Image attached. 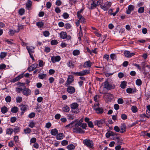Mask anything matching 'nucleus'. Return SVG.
I'll list each match as a JSON object with an SVG mask.
<instances>
[{
	"mask_svg": "<svg viewBox=\"0 0 150 150\" xmlns=\"http://www.w3.org/2000/svg\"><path fill=\"white\" fill-rule=\"evenodd\" d=\"M79 106V104L76 103H73L70 105L71 108V109L72 112L74 113H77L79 112V110L74 111V110L77 109Z\"/></svg>",
	"mask_w": 150,
	"mask_h": 150,
	"instance_id": "39448f33",
	"label": "nucleus"
},
{
	"mask_svg": "<svg viewBox=\"0 0 150 150\" xmlns=\"http://www.w3.org/2000/svg\"><path fill=\"white\" fill-rule=\"evenodd\" d=\"M105 122V120H96L94 122L95 125H97L98 127H101V125Z\"/></svg>",
	"mask_w": 150,
	"mask_h": 150,
	"instance_id": "1a4fd4ad",
	"label": "nucleus"
},
{
	"mask_svg": "<svg viewBox=\"0 0 150 150\" xmlns=\"http://www.w3.org/2000/svg\"><path fill=\"white\" fill-rule=\"evenodd\" d=\"M11 98L9 96H8L5 98V100L7 103H9L11 101Z\"/></svg>",
	"mask_w": 150,
	"mask_h": 150,
	"instance_id": "a19ab883",
	"label": "nucleus"
},
{
	"mask_svg": "<svg viewBox=\"0 0 150 150\" xmlns=\"http://www.w3.org/2000/svg\"><path fill=\"white\" fill-rule=\"evenodd\" d=\"M117 135V133L115 137H113L112 139L113 140L117 139V142L118 144H121L122 143V140L118 137Z\"/></svg>",
	"mask_w": 150,
	"mask_h": 150,
	"instance_id": "6ab92c4d",
	"label": "nucleus"
},
{
	"mask_svg": "<svg viewBox=\"0 0 150 150\" xmlns=\"http://www.w3.org/2000/svg\"><path fill=\"white\" fill-rule=\"evenodd\" d=\"M74 81V76L72 75H69L64 85L66 87H67L70 84Z\"/></svg>",
	"mask_w": 150,
	"mask_h": 150,
	"instance_id": "20e7f679",
	"label": "nucleus"
},
{
	"mask_svg": "<svg viewBox=\"0 0 150 150\" xmlns=\"http://www.w3.org/2000/svg\"><path fill=\"white\" fill-rule=\"evenodd\" d=\"M35 123L33 121H32L31 122L29 125L28 126L32 128L35 127Z\"/></svg>",
	"mask_w": 150,
	"mask_h": 150,
	"instance_id": "c03bdc74",
	"label": "nucleus"
},
{
	"mask_svg": "<svg viewBox=\"0 0 150 150\" xmlns=\"http://www.w3.org/2000/svg\"><path fill=\"white\" fill-rule=\"evenodd\" d=\"M60 37L61 38L65 39L66 38L67 40H69L71 39L70 35H67V33L64 32H62L59 34Z\"/></svg>",
	"mask_w": 150,
	"mask_h": 150,
	"instance_id": "423d86ee",
	"label": "nucleus"
},
{
	"mask_svg": "<svg viewBox=\"0 0 150 150\" xmlns=\"http://www.w3.org/2000/svg\"><path fill=\"white\" fill-rule=\"evenodd\" d=\"M44 25L42 21L38 22L36 23L37 25L40 28L42 27Z\"/></svg>",
	"mask_w": 150,
	"mask_h": 150,
	"instance_id": "e433bc0d",
	"label": "nucleus"
},
{
	"mask_svg": "<svg viewBox=\"0 0 150 150\" xmlns=\"http://www.w3.org/2000/svg\"><path fill=\"white\" fill-rule=\"evenodd\" d=\"M1 111L2 113L5 114L8 111V109L6 107L4 106L1 108Z\"/></svg>",
	"mask_w": 150,
	"mask_h": 150,
	"instance_id": "7c9ffc66",
	"label": "nucleus"
},
{
	"mask_svg": "<svg viewBox=\"0 0 150 150\" xmlns=\"http://www.w3.org/2000/svg\"><path fill=\"white\" fill-rule=\"evenodd\" d=\"M67 148L68 150H74L75 149V146L72 144L68 145Z\"/></svg>",
	"mask_w": 150,
	"mask_h": 150,
	"instance_id": "bb28decb",
	"label": "nucleus"
},
{
	"mask_svg": "<svg viewBox=\"0 0 150 150\" xmlns=\"http://www.w3.org/2000/svg\"><path fill=\"white\" fill-rule=\"evenodd\" d=\"M38 64L35 63L33 64L31 66L29 67L28 69L29 71H31L34 70L35 69L38 67Z\"/></svg>",
	"mask_w": 150,
	"mask_h": 150,
	"instance_id": "f3484780",
	"label": "nucleus"
},
{
	"mask_svg": "<svg viewBox=\"0 0 150 150\" xmlns=\"http://www.w3.org/2000/svg\"><path fill=\"white\" fill-rule=\"evenodd\" d=\"M110 57L112 60H113L116 58V56L115 54H112L110 55Z\"/></svg>",
	"mask_w": 150,
	"mask_h": 150,
	"instance_id": "4d7b16f0",
	"label": "nucleus"
},
{
	"mask_svg": "<svg viewBox=\"0 0 150 150\" xmlns=\"http://www.w3.org/2000/svg\"><path fill=\"white\" fill-rule=\"evenodd\" d=\"M13 132L16 134L19 132V128L18 127H17L14 129L13 130Z\"/></svg>",
	"mask_w": 150,
	"mask_h": 150,
	"instance_id": "680f3d73",
	"label": "nucleus"
},
{
	"mask_svg": "<svg viewBox=\"0 0 150 150\" xmlns=\"http://www.w3.org/2000/svg\"><path fill=\"white\" fill-rule=\"evenodd\" d=\"M88 126L91 128H93V122L91 121H90L88 123Z\"/></svg>",
	"mask_w": 150,
	"mask_h": 150,
	"instance_id": "6e6d98bb",
	"label": "nucleus"
},
{
	"mask_svg": "<svg viewBox=\"0 0 150 150\" xmlns=\"http://www.w3.org/2000/svg\"><path fill=\"white\" fill-rule=\"evenodd\" d=\"M127 92L129 93H133L134 92L132 91V89L131 88H128L126 90Z\"/></svg>",
	"mask_w": 150,
	"mask_h": 150,
	"instance_id": "864d4df0",
	"label": "nucleus"
},
{
	"mask_svg": "<svg viewBox=\"0 0 150 150\" xmlns=\"http://www.w3.org/2000/svg\"><path fill=\"white\" fill-rule=\"evenodd\" d=\"M83 144L87 147L91 149L94 148V144L93 141L88 139L84 140L83 142Z\"/></svg>",
	"mask_w": 150,
	"mask_h": 150,
	"instance_id": "f03ea898",
	"label": "nucleus"
},
{
	"mask_svg": "<svg viewBox=\"0 0 150 150\" xmlns=\"http://www.w3.org/2000/svg\"><path fill=\"white\" fill-rule=\"evenodd\" d=\"M124 54L125 57L128 58L134 55L135 54L134 53H130L129 51H125L124 52Z\"/></svg>",
	"mask_w": 150,
	"mask_h": 150,
	"instance_id": "9d476101",
	"label": "nucleus"
},
{
	"mask_svg": "<svg viewBox=\"0 0 150 150\" xmlns=\"http://www.w3.org/2000/svg\"><path fill=\"white\" fill-rule=\"evenodd\" d=\"M43 34L45 37H47L50 35V33L48 31L46 30L43 32Z\"/></svg>",
	"mask_w": 150,
	"mask_h": 150,
	"instance_id": "09e8293b",
	"label": "nucleus"
},
{
	"mask_svg": "<svg viewBox=\"0 0 150 150\" xmlns=\"http://www.w3.org/2000/svg\"><path fill=\"white\" fill-rule=\"evenodd\" d=\"M75 88L73 86H69L67 88V92L70 93L72 94L75 92Z\"/></svg>",
	"mask_w": 150,
	"mask_h": 150,
	"instance_id": "4468645a",
	"label": "nucleus"
},
{
	"mask_svg": "<svg viewBox=\"0 0 150 150\" xmlns=\"http://www.w3.org/2000/svg\"><path fill=\"white\" fill-rule=\"evenodd\" d=\"M23 93L25 96H28L31 94V91L29 88H25L23 89Z\"/></svg>",
	"mask_w": 150,
	"mask_h": 150,
	"instance_id": "f8f14e48",
	"label": "nucleus"
},
{
	"mask_svg": "<svg viewBox=\"0 0 150 150\" xmlns=\"http://www.w3.org/2000/svg\"><path fill=\"white\" fill-rule=\"evenodd\" d=\"M144 7H140L138 10V12L140 13H142L144 12Z\"/></svg>",
	"mask_w": 150,
	"mask_h": 150,
	"instance_id": "3c124183",
	"label": "nucleus"
},
{
	"mask_svg": "<svg viewBox=\"0 0 150 150\" xmlns=\"http://www.w3.org/2000/svg\"><path fill=\"white\" fill-rule=\"evenodd\" d=\"M32 6V2L30 0H28V2L26 4V8L28 10H30L31 9V6Z\"/></svg>",
	"mask_w": 150,
	"mask_h": 150,
	"instance_id": "b1692460",
	"label": "nucleus"
},
{
	"mask_svg": "<svg viewBox=\"0 0 150 150\" xmlns=\"http://www.w3.org/2000/svg\"><path fill=\"white\" fill-rule=\"evenodd\" d=\"M13 129L12 128H8L6 129V134H11L13 133Z\"/></svg>",
	"mask_w": 150,
	"mask_h": 150,
	"instance_id": "c9c22d12",
	"label": "nucleus"
},
{
	"mask_svg": "<svg viewBox=\"0 0 150 150\" xmlns=\"http://www.w3.org/2000/svg\"><path fill=\"white\" fill-rule=\"evenodd\" d=\"M67 117L68 120H73L74 118L73 115L71 114H68L67 116Z\"/></svg>",
	"mask_w": 150,
	"mask_h": 150,
	"instance_id": "e2e57ef3",
	"label": "nucleus"
},
{
	"mask_svg": "<svg viewBox=\"0 0 150 150\" xmlns=\"http://www.w3.org/2000/svg\"><path fill=\"white\" fill-rule=\"evenodd\" d=\"M46 76L47 75L46 74H39L38 77L40 79H42L45 78L46 77Z\"/></svg>",
	"mask_w": 150,
	"mask_h": 150,
	"instance_id": "f704fd0d",
	"label": "nucleus"
},
{
	"mask_svg": "<svg viewBox=\"0 0 150 150\" xmlns=\"http://www.w3.org/2000/svg\"><path fill=\"white\" fill-rule=\"evenodd\" d=\"M73 122H71L70 124L67 125L65 127L67 128H71L73 127Z\"/></svg>",
	"mask_w": 150,
	"mask_h": 150,
	"instance_id": "13d9d810",
	"label": "nucleus"
},
{
	"mask_svg": "<svg viewBox=\"0 0 150 150\" xmlns=\"http://www.w3.org/2000/svg\"><path fill=\"white\" fill-rule=\"evenodd\" d=\"M73 132L76 133H83L85 132L81 128L78 127H75V126L73 128Z\"/></svg>",
	"mask_w": 150,
	"mask_h": 150,
	"instance_id": "6e6552de",
	"label": "nucleus"
},
{
	"mask_svg": "<svg viewBox=\"0 0 150 150\" xmlns=\"http://www.w3.org/2000/svg\"><path fill=\"white\" fill-rule=\"evenodd\" d=\"M90 73L89 70H85L80 71L79 72H72V74H74L76 76H82L89 74Z\"/></svg>",
	"mask_w": 150,
	"mask_h": 150,
	"instance_id": "f257e3e1",
	"label": "nucleus"
},
{
	"mask_svg": "<svg viewBox=\"0 0 150 150\" xmlns=\"http://www.w3.org/2000/svg\"><path fill=\"white\" fill-rule=\"evenodd\" d=\"M61 144L63 146H66L68 144V141L66 140H63L62 141Z\"/></svg>",
	"mask_w": 150,
	"mask_h": 150,
	"instance_id": "a18cd8bd",
	"label": "nucleus"
},
{
	"mask_svg": "<svg viewBox=\"0 0 150 150\" xmlns=\"http://www.w3.org/2000/svg\"><path fill=\"white\" fill-rule=\"evenodd\" d=\"M91 65L92 63L90 61L88 60L85 62L83 65V66L84 68H90Z\"/></svg>",
	"mask_w": 150,
	"mask_h": 150,
	"instance_id": "a211bd4d",
	"label": "nucleus"
},
{
	"mask_svg": "<svg viewBox=\"0 0 150 150\" xmlns=\"http://www.w3.org/2000/svg\"><path fill=\"white\" fill-rule=\"evenodd\" d=\"M22 98L21 97H17L16 98V101L17 103H20L22 101Z\"/></svg>",
	"mask_w": 150,
	"mask_h": 150,
	"instance_id": "49530a36",
	"label": "nucleus"
},
{
	"mask_svg": "<svg viewBox=\"0 0 150 150\" xmlns=\"http://www.w3.org/2000/svg\"><path fill=\"white\" fill-rule=\"evenodd\" d=\"M116 133L112 131L108 132L105 134L106 137L108 138L112 136L114 137H115L116 134Z\"/></svg>",
	"mask_w": 150,
	"mask_h": 150,
	"instance_id": "dca6fc26",
	"label": "nucleus"
},
{
	"mask_svg": "<svg viewBox=\"0 0 150 150\" xmlns=\"http://www.w3.org/2000/svg\"><path fill=\"white\" fill-rule=\"evenodd\" d=\"M15 32H17V31H16L15 30H10L8 33L9 35L12 36L14 34Z\"/></svg>",
	"mask_w": 150,
	"mask_h": 150,
	"instance_id": "8fccbe9b",
	"label": "nucleus"
},
{
	"mask_svg": "<svg viewBox=\"0 0 150 150\" xmlns=\"http://www.w3.org/2000/svg\"><path fill=\"white\" fill-rule=\"evenodd\" d=\"M120 86V87L122 88H125L127 86V82L125 81H123L122 82Z\"/></svg>",
	"mask_w": 150,
	"mask_h": 150,
	"instance_id": "473e14b6",
	"label": "nucleus"
},
{
	"mask_svg": "<svg viewBox=\"0 0 150 150\" xmlns=\"http://www.w3.org/2000/svg\"><path fill=\"white\" fill-rule=\"evenodd\" d=\"M26 48L27 49L28 52L30 55L32 54L34 52V49L35 48L32 46H26Z\"/></svg>",
	"mask_w": 150,
	"mask_h": 150,
	"instance_id": "9b49d317",
	"label": "nucleus"
},
{
	"mask_svg": "<svg viewBox=\"0 0 150 150\" xmlns=\"http://www.w3.org/2000/svg\"><path fill=\"white\" fill-rule=\"evenodd\" d=\"M36 139L35 138V137L32 138L30 140V144H31V143H35L36 142Z\"/></svg>",
	"mask_w": 150,
	"mask_h": 150,
	"instance_id": "bf43d9fd",
	"label": "nucleus"
},
{
	"mask_svg": "<svg viewBox=\"0 0 150 150\" xmlns=\"http://www.w3.org/2000/svg\"><path fill=\"white\" fill-rule=\"evenodd\" d=\"M18 109L17 107L14 106L11 109V111L13 113H16L18 110Z\"/></svg>",
	"mask_w": 150,
	"mask_h": 150,
	"instance_id": "2f4dec72",
	"label": "nucleus"
},
{
	"mask_svg": "<svg viewBox=\"0 0 150 150\" xmlns=\"http://www.w3.org/2000/svg\"><path fill=\"white\" fill-rule=\"evenodd\" d=\"M25 12V10L24 8H21L18 11V13L21 16L23 15Z\"/></svg>",
	"mask_w": 150,
	"mask_h": 150,
	"instance_id": "79ce46f5",
	"label": "nucleus"
},
{
	"mask_svg": "<svg viewBox=\"0 0 150 150\" xmlns=\"http://www.w3.org/2000/svg\"><path fill=\"white\" fill-rule=\"evenodd\" d=\"M114 130L117 132H119L120 131V129L117 126H115L114 128Z\"/></svg>",
	"mask_w": 150,
	"mask_h": 150,
	"instance_id": "69168bd1",
	"label": "nucleus"
},
{
	"mask_svg": "<svg viewBox=\"0 0 150 150\" xmlns=\"http://www.w3.org/2000/svg\"><path fill=\"white\" fill-rule=\"evenodd\" d=\"M64 137V134L62 133H60L57 134L56 136V139L58 140L62 139Z\"/></svg>",
	"mask_w": 150,
	"mask_h": 150,
	"instance_id": "412c9836",
	"label": "nucleus"
},
{
	"mask_svg": "<svg viewBox=\"0 0 150 150\" xmlns=\"http://www.w3.org/2000/svg\"><path fill=\"white\" fill-rule=\"evenodd\" d=\"M121 118L123 120H125L127 118V116L125 114H122L121 115Z\"/></svg>",
	"mask_w": 150,
	"mask_h": 150,
	"instance_id": "774afa93",
	"label": "nucleus"
},
{
	"mask_svg": "<svg viewBox=\"0 0 150 150\" xmlns=\"http://www.w3.org/2000/svg\"><path fill=\"white\" fill-rule=\"evenodd\" d=\"M62 3V2L60 0H57L55 3L58 6H60Z\"/></svg>",
	"mask_w": 150,
	"mask_h": 150,
	"instance_id": "0e129e2a",
	"label": "nucleus"
},
{
	"mask_svg": "<svg viewBox=\"0 0 150 150\" xmlns=\"http://www.w3.org/2000/svg\"><path fill=\"white\" fill-rule=\"evenodd\" d=\"M62 16L64 19L68 18L69 17V15L67 13H64Z\"/></svg>",
	"mask_w": 150,
	"mask_h": 150,
	"instance_id": "5fc2aeb1",
	"label": "nucleus"
},
{
	"mask_svg": "<svg viewBox=\"0 0 150 150\" xmlns=\"http://www.w3.org/2000/svg\"><path fill=\"white\" fill-rule=\"evenodd\" d=\"M77 17L79 19V21H80L81 23H83L85 21V18L83 17L82 16H79Z\"/></svg>",
	"mask_w": 150,
	"mask_h": 150,
	"instance_id": "72a5a7b5",
	"label": "nucleus"
},
{
	"mask_svg": "<svg viewBox=\"0 0 150 150\" xmlns=\"http://www.w3.org/2000/svg\"><path fill=\"white\" fill-rule=\"evenodd\" d=\"M104 88L108 90H110L114 89L115 86L114 84H110L109 83L106 81L104 83Z\"/></svg>",
	"mask_w": 150,
	"mask_h": 150,
	"instance_id": "7ed1b4c3",
	"label": "nucleus"
},
{
	"mask_svg": "<svg viewBox=\"0 0 150 150\" xmlns=\"http://www.w3.org/2000/svg\"><path fill=\"white\" fill-rule=\"evenodd\" d=\"M104 97L106 98L110 99L112 98V95L111 94L108 93L105 94Z\"/></svg>",
	"mask_w": 150,
	"mask_h": 150,
	"instance_id": "c85d7f7f",
	"label": "nucleus"
},
{
	"mask_svg": "<svg viewBox=\"0 0 150 150\" xmlns=\"http://www.w3.org/2000/svg\"><path fill=\"white\" fill-rule=\"evenodd\" d=\"M120 129L121 130L120 132L121 133H123L125 132L126 129V125L124 124H122L120 126Z\"/></svg>",
	"mask_w": 150,
	"mask_h": 150,
	"instance_id": "5701e85b",
	"label": "nucleus"
},
{
	"mask_svg": "<svg viewBox=\"0 0 150 150\" xmlns=\"http://www.w3.org/2000/svg\"><path fill=\"white\" fill-rule=\"evenodd\" d=\"M39 66L40 67H43L44 64V63L43 62L42 60H39Z\"/></svg>",
	"mask_w": 150,
	"mask_h": 150,
	"instance_id": "338daca9",
	"label": "nucleus"
},
{
	"mask_svg": "<svg viewBox=\"0 0 150 150\" xmlns=\"http://www.w3.org/2000/svg\"><path fill=\"white\" fill-rule=\"evenodd\" d=\"M136 83L138 86H140L142 85V81L140 79H137L136 81Z\"/></svg>",
	"mask_w": 150,
	"mask_h": 150,
	"instance_id": "de8ad7c7",
	"label": "nucleus"
},
{
	"mask_svg": "<svg viewBox=\"0 0 150 150\" xmlns=\"http://www.w3.org/2000/svg\"><path fill=\"white\" fill-rule=\"evenodd\" d=\"M91 9H94V8H96L97 5L95 3V1H93L92 3L91 4Z\"/></svg>",
	"mask_w": 150,
	"mask_h": 150,
	"instance_id": "ea45409f",
	"label": "nucleus"
},
{
	"mask_svg": "<svg viewBox=\"0 0 150 150\" xmlns=\"http://www.w3.org/2000/svg\"><path fill=\"white\" fill-rule=\"evenodd\" d=\"M134 9V6L132 5H130L128 6V9L126 11V13L127 14H130L131 13V11H132Z\"/></svg>",
	"mask_w": 150,
	"mask_h": 150,
	"instance_id": "4be33fe9",
	"label": "nucleus"
},
{
	"mask_svg": "<svg viewBox=\"0 0 150 150\" xmlns=\"http://www.w3.org/2000/svg\"><path fill=\"white\" fill-rule=\"evenodd\" d=\"M28 106L26 105H20V108L22 111V112H21V115H22L24 112L27 110L28 108Z\"/></svg>",
	"mask_w": 150,
	"mask_h": 150,
	"instance_id": "2eb2a0df",
	"label": "nucleus"
},
{
	"mask_svg": "<svg viewBox=\"0 0 150 150\" xmlns=\"http://www.w3.org/2000/svg\"><path fill=\"white\" fill-rule=\"evenodd\" d=\"M7 53L5 52H1L0 55V58L1 59L4 58L7 55Z\"/></svg>",
	"mask_w": 150,
	"mask_h": 150,
	"instance_id": "c756f323",
	"label": "nucleus"
},
{
	"mask_svg": "<svg viewBox=\"0 0 150 150\" xmlns=\"http://www.w3.org/2000/svg\"><path fill=\"white\" fill-rule=\"evenodd\" d=\"M61 59L60 57L59 56H52L51 57V60L53 63L59 61Z\"/></svg>",
	"mask_w": 150,
	"mask_h": 150,
	"instance_id": "ddd939ff",
	"label": "nucleus"
},
{
	"mask_svg": "<svg viewBox=\"0 0 150 150\" xmlns=\"http://www.w3.org/2000/svg\"><path fill=\"white\" fill-rule=\"evenodd\" d=\"M67 66L70 67H73L74 66V64H73L72 62L71 61H69L67 64Z\"/></svg>",
	"mask_w": 150,
	"mask_h": 150,
	"instance_id": "58836bf2",
	"label": "nucleus"
},
{
	"mask_svg": "<svg viewBox=\"0 0 150 150\" xmlns=\"http://www.w3.org/2000/svg\"><path fill=\"white\" fill-rule=\"evenodd\" d=\"M62 110L65 112H68L70 110V108L67 105H65L62 107Z\"/></svg>",
	"mask_w": 150,
	"mask_h": 150,
	"instance_id": "393cba45",
	"label": "nucleus"
},
{
	"mask_svg": "<svg viewBox=\"0 0 150 150\" xmlns=\"http://www.w3.org/2000/svg\"><path fill=\"white\" fill-rule=\"evenodd\" d=\"M58 133V130L55 128L52 129L50 131L51 134L54 136L56 135Z\"/></svg>",
	"mask_w": 150,
	"mask_h": 150,
	"instance_id": "a878e982",
	"label": "nucleus"
},
{
	"mask_svg": "<svg viewBox=\"0 0 150 150\" xmlns=\"http://www.w3.org/2000/svg\"><path fill=\"white\" fill-rule=\"evenodd\" d=\"M23 74H21L18 76H17L15 78L13 79L11 81V82H12L14 83L17 81H18L21 78L23 77Z\"/></svg>",
	"mask_w": 150,
	"mask_h": 150,
	"instance_id": "aec40b11",
	"label": "nucleus"
},
{
	"mask_svg": "<svg viewBox=\"0 0 150 150\" xmlns=\"http://www.w3.org/2000/svg\"><path fill=\"white\" fill-rule=\"evenodd\" d=\"M80 54V52L79 50H74L72 52L74 56H76L79 55Z\"/></svg>",
	"mask_w": 150,
	"mask_h": 150,
	"instance_id": "4c0bfd02",
	"label": "nucleus"
},
{
	"mask_svg": "<svg viewBox=\"0 0 150 150\" xmlns=\"http://www.w3.org/2000/svg\"><path fill=\"white\" fill-rule=\"evenodd\" d=\"M96 112L98 114H101L103 112V109L100 108H98L95 109Z\"/></svg>",
	"mask_w": 150,
	"mask_h": 150,
	"instance_id": "cd10ccee",
	"label": "nucleus"
},
{
	"mask_svg": "<svg viewBox=\"0 0 150 150\" xmlns=\"http://www.w3.org/2000/svg\"><path fill=\"white\" fill-rule=\"evenodd\" d=\"M110 4L107 2L103 4H100V7L104 11H107L110 8Z\"/></svg>",
	"mask_w": 150,
	"mask_h": 150,
	"instance_id": "0eeeda50",
	"label": "nucleus"
},
{
	"mask_svg": "<svg viewBox=\"0 0 150 150\" xmlns=\"http://www.w3.org/2000/svg\"><path fill=\"white\" fill-rule=\"evenodd\" d=\"M51 43L52 45H55L58 43V42L56 40H52L51 41Z\"/></svg>",
	"mask_w": 150,
	"mask_h": 150,
	"instance_id": "052dcab7",
	"label": "nucleus"
},
{
	"mask_svg": "<svg viewBox=\"0 0 150 150\" xmlns=\"http://www.w3.org/2000/svg\"><path fill=\"white\" fill-rule=\"evenodd\" d=\"M31 132V129L29 128H26L24 130V132L25 134H29Z\"/></svg>",
	"mask_w": 150,
	"mask_h": 150,
	"instance_id": "37998d69",
	"label": "nucleus"
},
{
	"mask_svg": "<svg viewBox=\"0 0 150 150\" xmlns=\"http://www.w3.org/2000/svg\"><path fill=\"white\" fill-rule=\"evenodd\" d=\"M132 110L133 112H136L137 111V108L135 106H133L132 107Z\"/></svg>",
	"mask_w": 150,
	"mask_h": 150,
	"instance_id": "603ef678",
	"label": "nucleus"
}]
</instances>
